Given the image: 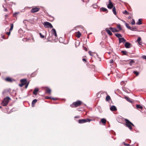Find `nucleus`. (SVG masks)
Listing matches in <instances>:
<instances>
[{"mask_svg":"<svg viewBox=\"0 0 146 146\" xmlns=\"http://www.w3.org/2000/svg\"><path fill=\"white\" fill-rule=\"evenodd\" d=\"M11 100L10 97L7 96L2 101L1 104L4 106H6L9 102Z\"/></svg>","mask_w":146,"mask_h":146,"instance_id":"f257e3e1","label":"nucleus"},{"mask_svg":"<svg viewBox=\"0 0 146 146\" xmlns=\"http://www.w3.org/2000/svg\"><path fill=\"white\" fill-rule=\"evenodd\" d=\"M125 125L130 130H132V126H134V125L127 119H125Z\"/></svg>","mask_w":146,"mask_h":146,"instance_id":"f03ea898","label":"nucleus"},{"mask_svg":"<svg viewBox=\"0 0 146 146\" xmlns=\"http://www.w3.org/2000/svg\"><path fill=\"white\" fill-rule=\"evenodd\" d=\"M82 102L80 100H78V101L74 102L72 104L70 105V106L72 107H76L78 106H80Z\"/></svg>","mask_w":146,"mask_h":146,"instance_id":"7ed1b4c3","label":"nucleus"},{"mask_svg":"<svg viewBox=\"0 0 146 146\" xmlns=\"http://www.w3.org/2000/svg\"><path fill=\"white\" fill-rule=\"evenodd\" d=\"M91 121L90 119L88 118L86 119H80L78 120L79 123L81 124L87 122H90Z\"/></svg>","mask_w":146,"mask_h":146,"instance_id":"20e7f679","label":"nucleus"},{"mask_svg":"<svg viewBox=\"0 0 146 146\" xmlns=\"http://www.w3.org/2000/svg\"><path fill=\"white\" fill-rule=\"evenodd\" d=\"M44 27L46 28H53V26L50 23L48 22H45L43 24Z\"/></svg>","mask_w":146,"mask_h":146,"instance_id":"39448f33","label":"nucleus"},{"mask_svg":"<svg viewBox=\"0 0 146 146\" xmlns=\"http://www.w3.org/2000/svg\"><path fill=\"white\" fill-rule=\"evenodd\" d=\"M52 35H54L55 36V39L56 41V39H57V35L56 31L54 29H52L51 30Z\"/></svg>","mask_w":146,"mask_h":146,"instance_id":"423d86ee","label":"nucleus"},{"mask_svg":"<svg viewBox=\"0 0 146 146\" xmlns=\"http://www.w3.org/2000/svg\"><path fill=\"white\" fill-rule=\"evenodd\" d=\"M39 10V8L36 7H33L32 8L31 10V12L32 13H34L35 12H37Z\"/></svg>","mask_w":146,"mask_h":146,"instance_id":"0eeeda50","label":"nucleus"},{"mask_svg":"<svg viewBox=\"0 0 146 146\" xmlns=\"http://www.w3.org/2000/svg\"><path fill=\"white\" fill-rule=\"evenodd\" d=\"M107 7L108 8L110 9L114 7L111 0H109V4L107 5Z\"/></svg>","mask_w":146,"mask_h":146,"instance_id":"6e6552de","label":"nucleus"},{"mask_svg":"<svg viewBox=\"0 0 146 146\" xmlns=\"http://www.w3.org/2000/svg\"><path fill=\"white\" fill-rule=\"evenodd\" d=\"M131 44L127 42H125V46L127 48H130L131 47Z\"/></svg>","mask_w":146,"mask_h":146,"instance_id":"1a4fd4ad","label":"nucleus"},{"mask_svg":"<svg viewBox=\"0 0 146 146\" xmlns=\"http://www.w3.org/2000/svg\"><path fill=\"white\" fill-rule=\"evenodd\" d=\"M106 31L107 33L110 36H112L113 35V34L111 32V31L110 30V29H109L108 28H106Z\"/></svg>","mask_w":146,"mask_h":146,"instance_id":"9d476101","label":"nucleus"},{"mask_svg":"<svg viewBox=\"0 0 146 146\" xmlns=\"http://www.w3.org/2000/svg\"><path fill=\"white\" fill-rule=\"evenodd\" d=\"M110 109L112 111H115L117 110L116 107L114 106H111L110 108Z\"/></svg>","mask_w":146,"mask_h":146,"instance_id":"9b49d317","label":"nucleus"},{"mask_svg":"<svg viewBox=\"0 0 146 146\" xmlns=\"http://www.w3.org/2000/svg\"><path fill=\"white\" fill-rule=\"evenodd\" d=\"M119 43L125 42L126 41V40L123 38H119Z\"/></svg>","mask_w":146,"mask_h":146,"instance_id":"f8f14e48","label":"nucleus"},{"mask_svg":"<svg viewBox=\"0 0 146 146\" xmlns=\"http://www.w3.org/2000/svg\"><path fill=\"white\" fill-rule=\"evenodd\" d=\"M38 90L39 89L38 88H35L34 90V91L33 92V94L35 95H36L37 94V93L38 92Z\"/></svg>","mask_w":146,"mask_h":146,"instance_id":"ddd939ff","label":"nucleus"},{"mask_svg":"<svg viewBox=\"0 0 146 146\" xmlns=\"http://www.w3.org/2000/svg\"><path fill=\"white\" fill-rule=\"evenodd\" d=\"M106 120L105 119L103 118L101 119V122L104 125H105L106 124Z\"/></svg>","mask_w":146,"mask_h":146,"instance_id":"4468645a","label":"nucleus"},{"mask_svg":"<svg viewBox=\"0 0 146 146\" xmlns=\"http://www.w3.org/2000/svg\"><path fill=\"white\" fill-rule=\"evenodd\" d=\"M37 100L36 99H35L33 100L32 103V106L33 107L35 106V104Z\"/></svg>","mask_w":146,"mask_h":146,"instance_id":"2eb2a0df","label":"nucleus"},{"mask_svg":"<svg viewBox=\"0 0 146 146\" xmlns=\"http://www.w3.org/2000/svg\"><path fill=\"white\" fill-rule=\"evenodd\" d=\"M5 79V80L7 82H13L12 79L9 77H7V78H6Z\"/></svg>","mask_w":146,"mask_h":146,"instance_id":"dca6fc26","label":"nucleus"},{"mask_svg":"<svg viewBox=\"0 0 146 146\" xmlns=\"http://www.w3.org/2000/svg\"><path fill=\"white\" fill-rule=\"evenodd\" d=\"M45 92L46 93L50 94L51 92V90L49 88L46 87V88L45 90Z\"/></svg>","mask_w":146,"mask_h":146,"instance_id":"f3484780","label":"nucleus"},{"mask_svg":"<svg viewBox=\"0 0 146 146\" xmlns=\"http://www.w3.org/2000/svg\"><path fill=\"white\" fill-rule=\"evenodd\" d=\"M20 82L21 83H23V84H24L27 82V79H21L20 80Z\"/></svg>","mask_w":146,"mask_h":146,"instance_id":"a211bd4d","label":"nucleus"},{"mask_svg":"<svg viewBox=\"0 0 146 146\" xmlns=\"http://www.w3.org/2000/svg\"><path fill=\"white\" fill-rule=\"evenodd\" d=\"M125 98L128 102L132 103V101L131 100V99L129 98L128 97L125 96Z\"/></svg>","mask_w":146,"mask_h":146,"instance_id":"6ab92c4d","label":"nucleus"},{"mask_svg":"<svg viewBox=\"0 0 146 146\" xmlns=\"http://www.w3.org/2000/svg\"><path fill=\"white\" fill-rule=\"evenodd\" d=\"M112 11L113 12V14L115 15H117V13L116 12V8H115V7H114V6L113 8Z\"/></svg>","mask_w":146,"mask_h":146,"instance_id":"aec40b11","label":"nucleus"},{"mask_svg":"<svg viewBox=\"0 0 146 146\" xmlns=\"http://www.w3.org/2000/svg\"><path fill=\"white\" fill-rule=\"evenodd\" d=\"M130 30L133 31H136L137 28L135 26H133L132 27H131V29H129Z\"/></svg>","mask_w":146,"mask_h":146,"instance_id":"412c9836","label":"nucleus"},{"mask_svg":"<svg viewBox=\"0 0 146 146\" xmlns=\"http://www.w3.org/2000/svg\"><path fill=\"white\" fill-rule=\"evenodd\" d=\"M76 36L78 38H79L81 36V33L79 31H78L76 33Z\"/></svg>","mask_w":146,"mask_h":146,"instance_id":"4be33fe9","label":"nucleus"},{"mask_svg":"<svg viewBox=\"0 0 146 146\" xmlns=\"http://www.w3.org/2000/svg\"><path fill=\"white\" fill-rule=\"evenodd\" d=\"M137 41L138 42L139 44L140 45H141L142 42H141V37H139L138 38L137 40Z\"/></svg>","mask_w":146,"mask_h":146,"instance_id":"5701e85b","label":"nucleus"},{"mask_svg":"<svg viewBox=\"0 0 146 146\" xmlns=\"http://www.w3.org/2000/svg\"><path fill=\"white\" fill-rule=\"evenodd\" d=\"M109 29L113 32H115V31H116L115 28L110 27L109 28Z\"/></svg>","mask_w":146,"mask_h":146,"instance_id":"b1692460","label":"nucleus"},{"mask_svg":"<svg viewBox=\"0 0 146 146\" xmlns=\"http://www.w3.org/2000/svg\"><path fill=\"white\" fill-rule=\"evenodd\" d=\"M101 10L104 12H106V13L108 12V10L106 8L104 7L101 8Z\"/></svg>","mask_w":146,"mask_h":146,"instance_id":"393cba45","label":"nucleus"},{"mask_svg":"<svg viewBox=\"0 0 146 146\" xmlns=\"http://www.w3.org/2000/svg\"><path fill=\"white\" fill-rule=\"evenodd\" d=\"M142 20L141 19H139L138 20V21L136 23V24L140 25L142 24V23L141 22Z\"/></svg>","mask_w":146,"mask_h":146,"instance_id":"a878e982","label":"nucleus"},{"mask_svg":"<svg viewBox=\"0 0 146 146\" xmlns=\"http://www.w3.org/2000/svg\"><path fill=\"white\" fill-rule=\"evenodd\" d=\"M123 22L125 23V25L126 27L128 29H131V27H130L129 24L126 23L125 21H123Z\"/></svg>","mask_w":146,"mask_h":146,"instance_id":"bb28decb","label":"nucleus"},{"mask_svg":"<svg viewBox=\"0 0 146 146\" xmlns=\"http://www.w3.org/2000/svg\"><path fill=\"white\" fill-rule=\"evenodd\" d=\"M111 100V98L110 96L109 95H107L106 97V100L107 101H109Z\"/></svg>","mask_w":146,"mask_h":146,"instance_id":"cd10ccee","label":"nucleus"},{"mask_svg":"<svg viewBox=\"0 0 146 146\" xmlns=\"http://www.w3.org/2000/svg\"><path fill=\"white\" fill-rule=\"evenodd\" d=\"M115 35L116 37L119 38L122 37V35L118 33L115 34Z\"/></svg>","mask_w":146,"mask_h":146,"instance_id":"c85d7f7f","label":"nucleus"},{"mask_svg":"<svg viewBox=\"0 0 146 146\" xmlns=\"http://www.w3.org/2000/svg\"><path fill=\"white\" fill-rule=\"evenodd\" d=\"M136 107L137 108H140L141 109H143V107L142 106H141V105L139 104H137L136 105Z\"/></svg>","mask_w":146,"mask_h":146,"instance_id":"c756f323","label":"nucleus"},{"mask_svg":"<svg viewBox=\"0 0 146 146\" xmlns=\"http://www.w3.org/2000/svg\"><path fill=\"white\" fill-rule=\"evenodd\" d=\"M10 26H11V27H10V28L9 29L10 31H12L13 29V23L11 24L10 25Z\"/></svg>","mask_w":146,"mask_h":146,"instance_id":"7c9ffc66","label":"nucleus"},{"mask_svg":"<svg viewBox=\"0 0 146 146\" xmlns=\"http://www.w3.org/2000/svg\"><path fill=\"white\" fill-rule=\"evenodd\" d=\"M123 14H125V15H128L129 14V13L126 10H125L124 11H123Z\"/></svg>","mask_w":146,"mask_h":146,"instance_id":"2f4dec72","label":"nucleus"},{"mask_svg":"<svg viewBox=\"0 0 146 146\" xmlns=\"http://www.w3.org/2000/svg\"><path fill=\"white\" fill-rule=\"evenodd\" d=\"M117 27L118 29H119L120 30H121L122 29L121 27V25L120 24H119L117 25Z\"/></svg>","mask_w":146,"mask_h":146,"instance_id":"473e14b6","label":"nucleus"},{"mask_svg":"<svg viewBox=\"0 0 146 146\" xmlns=\"http://www.w3.org/2000/svg\"><path fill=\"white\" fill-rule=\"evenodd\" d=\"M121 52L123 54V55H127V53L125 51L122 50L121 51Z\"/></svg>","mask_w":146,"mask_h":146,"instance_id":"72a5a7b5","label":"nucleus"},{"mask_svg":"<svg viewBox=\"0 0 146 146\" xmlns=\"http://www.w3.org/2000/svg\"><path fill=\"white\" fill-rule=\"evenodd\" d=\"M134 74H135L136 76H138L139 74V73L136 71H134L133 72Z\"/></svg>","mask_w":146,"mask_h":146,"instance_id":"f704fd0d","label":"nucleus"},{"mask_svg":"<svg viewBox=\"0 0 146 146\" xmlns=\"http://www.w3.org/2000/svg\"><path fill=\"white\" fill-rule=\"evenodd\" d=\"M9 5H10V6H12L13 4L14 5H15V3H13V2H9Z\"/></svg>","mask_w":146,"mask_h":146,"instance_id":"c9c22d12","label":"nucleus"},{"mask_svg":"<svg viewBox=\"0 0 146 146\" xmlns=\"http://www.w3.org/2000/svg\"><path fill=\"white\" fill-rule=\"evenodd\" d=\"M131 23L132 25H134L135 24V20L134 19H133L132 20V21L131 22Z\"/></svg>","mask_w":146,"mask_h":146,"instance_id":"e433bc0d","label":"nucleus"},{"mask_svg":"<svg viewBox=\"0 0 146 146\" xmlns=\"http://www.w3.org/2000/svg\"><path fill=\"white\" fill-rule=\"evenodd\" d=\"M59 42H61V43H62L63 42V41L62 40V37H60L59 38Z\"/></svg>","mask_w":146,"mask_h":146,"instance_id":"4c0bfd02","label":"nucleus"},{"mask_svg":"<svg viewBox=\"0 0 146 146\" xmlns=\"http://www.w3.org/2000/svg\"><path fill=\"white\" fill-rule=\"evenodd\" d=\"M29 83L27 82L26 83H25L24 84V85H25V88H27V87L28 86V85H29Z\"/></svg>","mask_w":146,"mask_h":146,"instance_id":"58836bf2","label":"nucleus"},{"mask_svg":"<svg viewBox=\"0 0 146 146\" xmlns=\"http://www.w3.org/2000/svg\"><path fill=\"white\" fill-rule=\"evenodd\" d=\"M39 34L40 36V37L41 38H44V35H42L41 33H39Z\"/></svg>","mask_w":146,"mask_h":146,"instance_id":"ea45409f","label":"nucleus"},{"mask_svg":"<svg viewBox=\"0 0 146 146\" xmlns=\"http://www.w3.org/2000/svg\"><path fill=\"white\" fill-rule=\"evenodd\" d=\"M19 12H15L13 14V16L14 17H16L17 15L19 13Z\"/></svg>","mask_w":146,"mask_h":146,"instance_id":"a19ab883","label":"nucleus"},{"mask_svg":"<svg viewBox=\"0 0 146 146\" xmlns=\"http://www.w3.org/2000/svg\"><path fill=\"white\" fill-rule=\"evenodd\" d=\"M93 7L95 9L97 8L98 7V6L97 5H96V4H95V5H93Z\"/></svg>","mask_w":146,"mask_h":146,"instance_id":"79ce46f5","label":"nucleus"},{"mask_svg":"<svg viewBox=\"0 0 146 146\" xmlns=\"http://www.w3.org/2000/svg\"><path fill=\"white\" fill-rule=\"evenodd\" d=\"M134 62V61L133 60H131L130 61V62L129 63V64L130 65H131V64L132 63H133V62Z\"/></svg>","mask_w":146,"mask_h":146,"instance_id":"37998d69","label":"nucleus"},{"mask_svg":"<svg viewBox=\"0 0 146 146\" xmlns=\"http://www.w3.org/2000/svg\"><path fill=\"white\" fill-rule=\"evenodd\" d=\"M89 54L91 56H93L92 52L91 51H89L88 52Z\"/></svg>","mask_w":146,"mask_h":146,"instance_id":"c03bdc74","label":"nucleus"},{"mask_svg":"<svg viewBox=\"0 0 146 146\" xmlns=\"http://www.w3.org/2000/svg\"><path fill=\"white\" fill-rule=\"evenodd\" d=\"M78 43V45H79V44H80V42L78 41H77V42H75V46H76V47H77V46H76V45H77V44H76Z\"/></svg>","mask_w":146,"mask_h":146,"instance_id":"a18cd8bd","label":"nucleus"},{"mask_svg":"<svg viewBox=\"0 0 146 146\" xmlns=\"http://www.w3.org/2000/svg\"><path fill=\"white\" fill-rule=\"evenodd\" d=\"M45 98L46 99H51V98H52L51 97H49L48 96H46Z\"/></svg>","mask_w":146,"mask_h":146,"instance_id":"49530a36","label":"nucleus"},{"mask_svg":"<svg viewBox=\"0 0 146 146\" xmlns=\"http://www.w3.org/2000/svg\"><path fill=\"white\" fill-rule=\"evenodd\" d=\"M24 85V84H23V83H21V84H19V86L20 87H22Z\"/></svg>","mask_w":146,"mask_h":146,"instance_id":"de8ad7c7","label":"nucleus"},{"mask_svg":"<svg viewBox=\"0 0 146 146\" xmlns=\"http://www.w3.org/2000/svg\"><path fill=\"white\" fill-rule=\"evenodd\" d=\"M83 48L86 51H87L88 50L87 49L86 47L83 46Z\"/></svg>","mask_w":146,"mask_h":146,"instance_id":"09e8293b","label":"nucleus"},{"mask_svg":"<svg viewBox=\"0 0 146 146\" xmlns=\"http://www.w3.org/2000/svg\"><path fill=\"white\" fill-rule=\"evenodd\" d=\"M6 34L8 35L9 36V35L11 33V31H9V32H7L6 33Z\"/></svg>","mask_w":146,"mask_h":146,"instance_id":"8fccbe9b","label":"nucleus"},{"mask_svg":"<svg viewBox=\"0 0 146 146\" xmlns=\"http://www.w3.org/2000/svg\"><path fill=\"white\" fill-rule=\"evenodd\" d=\"M52 34H51V35H50V34H49V36H48V38H49V39H50V38L52 36Z\"/></svg>","mask_w":146,"mask_h":146,"instance_id":"3c124183","label":"nucleus"},{"mask_svg":"<svg viewBox=\"0 0 146 146\" xmlns=\"http://www.w3.org/2000/svg\"><path fill=\"white\" fill-rule=\"evenodd\" d=\"M110 62L111 63H112L113 62V60H110Z\"/></svg>","mask_w":146,"mask_h":146,"instance_id":"603ef678","label":"nucleus"},{"mask_svg":"<svg viewBox=\"0 0 146 146\" xmlns=\"http://www.w3.org/2000/svg\"><path fill=\"white\" fill-rule=\"evenodd\" d=\"M51 99H52V100H56L57 99V98H51Z\"/></svg>","mask_w":146,"mask_h":146,"instance_id":"864d4df0","label":"nucleus"},{"mask_svg":"<svg viewBox=\"0 0 146 146\" xmlns=\"http://www.w3.org/2000/svg\"><path fill=\"white\" fill-rule=\"evenodd\" d=\"M124 145L125 146H129L130 145L126 143H124Z\"/></svg>","mask_w":146,"mask_h":146,"instance_id":"5fc2aeb1","label":"nucleus"},{"mask_svg":"<svg viewBox=\"0 0 146 146\" xmlns=\"http://www.w3.org/2000/svg\"><path fill=\"white\" fill-rule=\"evenodd\" d=\"M80 117V116H76L74 117L75 118H79Z\"/></svg>","mask_w":146,"mask_h":146,"instance_id":"6e6d98bb","label":"nucleus"},{"mask_svg":"<svg viewBox=\"0 0 146 146\" xmlns=\"http://www.w3.org/2000/svg\"><path fill=\"white\" fill-rule=\"evenodd\" d=\"M143 58L146 59V56H143Z\"/></svg>","mask_w":146,"mask_h":146,"instance_id":"4d7b16f0","label":"nucleus"},{"mask_svg":"<svg viewBox=\"0 0 146 146\" xmlns=\"http://www.w3.org/2000/svg\"><path fill=\"white\" fill-rule=\"evenodd\" d=\"M4 11H5V12H6V11H7V9H6V8H4Z\"/></svg>","mask_w":146,"mask_h":146,"instance_id":"13d9d810","label":"nucleus"},{"mask_svg":"<svg viewBox=\"0 0 146 146\" xmlns=\"http://www.w3.org/2000/svg\"><path fill=\"white\" fill-rule=\"evenodd\" d=\"M100 93L99 92H98V93L97 94V96L98 97V98H100V96H98V95Z\"/></svg>","mask_w":146,"mask_h":146,"instance_id":"bf43d9fd","label":"nucleus"},{"mask_svg":"<svg viewBox=\"0 0 146 146\" xmlns=\"http://www.w3.org/2000/svg\"><path fill=\"white\" fill-rule=\"evenodd\" d=\"M48 16L49 17H52V18H53V17L52 16L50 15H48Z\"/></svg>","mask_w":146,"mask_h":146,"instance_id":"052dcab7","label":"nucleus"},{"mask_svg":"<svg viewBox=\"0 0 146 146\" xmlns=\"http://www.w3.org/2000/svg\"><path fill=\"white\" fill-rule=\"evenodd\" d=\"M82 60L85 61L86 62V59L85 58H83L82 59Z\"/></svg>","mask_w":146,"mask_h":146,"instance_id":"680f3d73","label":"nucleus"},{"mask_svg":"<svg viewBox=\"0 0 146 146\" xmlns=\"http://www.w3.org/2000/svg\"><path fill=\"white\" fill-rule=\"evenodd\" d=\"M116 31H115V32H119V31L117 30L116 29Z\"/></svg>","mask_w":146,"mask_h":146,"instance_id":"e2e57ef3","label":"nucleus"},{"mask_svg":"<svg viewBox=\"0 0 146 146\" xmlns=\"http://www.w3.org/2000/svg\"><path fill=\"white\" fill-rule=\"evenodd\" d=\"M4 5H5V4H4L3 5V7L4 8H5L4 7Z\"/></svg>","mask_w":146,"mask_h":146,"instance_id":"0e129e2a","label":"nucleus"},{"mask_svg":"<svg viewBox=\"0 0 146 146\" xmlns=\"http://www.w3.org/2000/svg\"><path fill=\"white\" fill-rule=\"evenodd\" d=\"M7 16H8L7 15H5V17H7Z\"/></svg>","mask_w":146,"mask_h":146,"instance_id":"69168bd1","label":"nucleus"},{"mask_svg":"<svg viewBox=\"0 0 146 146\" xmlns=\"http://www.w3.org/2000/svg\"><path fill=\"white\" fill-rule=\"evenodd\" d=\"M3 39H5L4 36H3Z\"/></svg>","mask_w":146,"mask_h":146,"instance_id":"338daca9","label":"nucleus"},{"mask_svg":"<svg viewBox=\"0 0 146 146\" xmlns=\"http://www.w3.org/2000/svg\"><path fill=\"white\" fill-rule=\"evenodd\" d=\"M25 39H23V41H25V40H25Z\"/></svg>","mask_w":146,"mask_h":146,"instance_id":"774afa93","label":"nucleus"}]
</instances>
